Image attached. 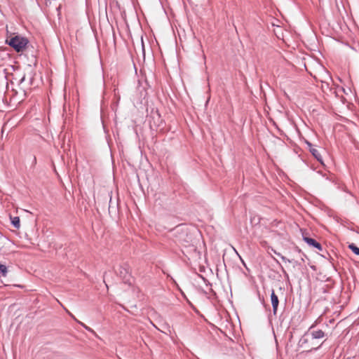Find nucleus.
Returning <instances> with one entry per match:
<instances>
[{
    "label": "nucleus",
    "mask_w": 359,
    "mask_h": 359,
    "mask_svg": "<svg viewBox=\"0 0 359 359\" xmlns=\"http://www.w3.org/2000/svg\"><path fill=\"white\" fill-rule=\"evenodd\" d=\"M5 43L13 48L16 52H22L29 43V40L20 35H15L13 36H7L5 40Z\"/></svg>",
    "instance_id": "f257e3e1"
},
{
    "label": "nucleus",
    "mask_w": 359,
    "mask_h": 359,
    "mask_svg": "<svg viewBox=\"0 0 359 359\" xmlns=\"http://www.w3.org/2000/svg\"><path fill=\"white\" fill-rule=\"evenodd\" d=\"M129 265L126 263L121 265L118 269V275L125 283L130 284V274L129 272Z\"/></svg>",
    "instance_id": "f03ea898"
},
{
    "label": "nucleus",
    "mask_w": 359,
    "mask_h": 359,
    "mask_svg": "<svg viewBox=\"0 0 359 359\" xmlns=\"http://www.w3.org/2000/svg\"><path fill=\"white\" fill-rule=\"evenodd\" d=\"M306 144H307L310 152L313 156V157L320 162L322 165H324L323 157L319 151V150L314 147V146L309 141H306Z\"/></svg>",
    "instance_id": "7ed1b4c3"
},
{
    "label": "nucleus",
    "mask_w": 359,
    "mask_h": 359,
    "mask_svg": "<svg viewBox=\"0 0 359 359\" xmlns=\"http://www.w3.org/2000/svg\"><path fill=\"white\" fill-rule=\"evenodd\" d=\"M303 241L310 247L316 248L319 251L323 250V247L321 244L319 242H318L316 239L303 235Z\"/></svg>",
    "instance_id": "20e7f679"
},
{
    "label": "nucleus",
    "mask_w": 359,
    "mask_h": 359,
    "mask_svg": "<svg viewBox=\"0 0 359 359\" xmlns=\"http://www.w3.org/2000/svg\"><path fill=\"white\" fill-rule=\"evenodd\" d=\"M314 327V325H311L309 330H308V332L309 334H310L311 337L312 339H323L325 336V333L321 330H313V328Z\"/></svg>",
    "instance_id": "39448f33"
},
{
    "label": "nucleus",
    "mask_w": 359,
    "mask_h": 359,
    "mask_svg": "<svg viewBox=\"0 0 359 359\" xmlns=\"http://www.w3.org/2000/svg\"><path fill=\"white\" fill-rule=\"evenodd\" d=\"M271 306H272V309H273V314L274 316H276L277 311H278V307L279 305V299H278V296L276 294L274 290H271Z\"/></svg>",
    "instance_id": "423d86ee"
},
{
    "label": "nucleus",
    "mask_w": 359,
    "mask_h": 359,
    "mask_svg": "<svg viewBox=\"0 0 359 359\" xmlns=\"http://www.w3.org/2000/svg\"><path fill=\"white\" fill-rule=\"evenodd\" d=\"M309 335L310 334H309V332L307 331L299 339L298 344H297V346L299 348H309L310 347V346L309 345V344L310 343V341L308 337Z\"/></svg>",
    "instance_id": "0eeeda50"
},
{
    "label": "nucleus",
    "mask_w": 359,
    "mask_h": 359,
    "mask_svg": "<svg viewBox=\"0 0 359 359\" xmlns=\"http://www.w3.org/2000/svg\"><path fill=\"white\" fill-rule=\"evenodd\" d=\"M29 71L20 79V83H22L25 81L26 78H27L29 79V84L32 86L33 84L34 73L31 66H29Z\"/></svg>",
    "instance_id": "6e6552de"
},
{
    "label": "nucleus",
    "mask_w": 359,
    "mask_h": 359,
    "mask_svg": "<svg viewBox=\"0 0 359 359\" xmlns=\"http://www.w3.org/2000/svg\"><path fill=\"white\" fill-rule=\"evenodd\" d=\"M9 273L11 277L14 276V270L13 266H7L1 264V276H6Z\"/></svg>",
    "instance_id": "1a4fd4ad"
},
{
    "label": "nucleus",
    "mask_w": 359,
    "mask_h": 359,
    "mask_svg": "<svg viewBox=\"0 0 359 359\" xmlns=\"http://www.w3.org/2000/svg\"><path fill=\"white\" fill-rule=\"evenodd\" d=\"M11 223L13 225V227L15 229H19L20 226V217L18 216L12 217L11 215H9Z\"/></svg>",
    "instance_id": "9d476101"
},
{
    "label": "nucleus",
    "mask_w": 359,
    "mask_h": 359,
    "mask_svg": "<svg viewBox=\"0 0 359 359\" xmlns=\"http://www.w3.org/2000/svg\"><path fill=\"white\" fill-rule=\"evenodd\" d=\"M350 249L355 255L359 256V248L353 243H349L348 245Z\"/></svg>",
    "instance_id": "9b49d317"
},
{
    "label": "nucleus",
    "mask_w": 359,
    "mask_h": 359,
    "mask_svg": "<svg viewBox=\"0 0 359 359\" xmlns=\"http://www.w3.org/2000/svg\"><path fill=\"white\" fill-rule=\"evenodd\" d=\"M325 341H323V342H322V343H321L318 346H317V347H311V348H310L309 349H308L306 351H307V352H309V353H311V352H313V351H316L318 350V349H319V348L323 346V344H324V342H325Z\"/></svg>",
    "instance_id": "f8f14e48"
},
{
    "label": "nucleus",
    "mask_w": 359,
    "mask_h": 359,
    "mask_svg": "<svg viewBox=\"0 0 359 359\" xmlns=\"http://www.w3.org/2000/svg\"><path fill=\"white\" fill-rule=\"evenodd\" d=\"M275 254H276V255H280V257L281 258V259H282L283 261L285 262H289V263L292 262V260H291V259H289L286 258L285 257H284L283 255H281L280 253H279V252H275Z\"/></svg>",
    "instance_id": "ddd939ff"
},
{
    "label": "nucleus",
    "mask_w": 359,
    "mask_h": 359,
    "mask_svg": "<svg viewBox=\"0 0 359 359\" xmlns=\"http://www.w3.org/2000/svg\"><path fill=\"white\" fill-rule=\"evenodd\" d=\"M156 116H158V120H157V122L154 123L157 126H159L161 125V123H162V119L161 118V116H160V114L158 113V111L157 110L156 111Z\"/></svg>",
    "instance_id": "4468645a"
},
{
    "label": "nucleus",
    "mask_w": 359,
    "mask_h": 359,
    "mask_svg": "<svg viewBox=\"0 0 359 359\" xmlns=\"http://www.w3.org/2000/svg\"><path fill=\"white\" fill-rule=\"evenodd\" d=\"M78 323H79V324H80L83 327H84L86 330H88V331H89V332H93V330L90 327H88L87 325H86L84 323H81V322H79V321H78Z\"/></svg>",
    "instance_id": "2eb2a0df"
},
{
    "label": "nucleus",
    "mask_w": 359,
    "mask_h": 359,
    "mask_svg": "<svg viewBox=\"0 0 359 359\" xmlns=\"http://www.w3.org/2000/svg\"><path fill=\"white\" fill-rule=\"evenodd\" d=\"M4 74H5L4 75V79H5V84H6V89L8 88V77H7V73L6 72V69H4Z\"/></svg>",
    "instance_id": "dca6fc26"
},
{
    "label": "nucleus",
    "mask_w": 359,
    "mask_h": 359,
    "mask_svg": "<svg viewBox=\"0 0 359 359\" xmlns=\"http://www.w3.org/2000/svg\"><path fill=\"white\" fill-rule=\"evenodd\" d=\"M280 268H281V271H282L283 273L284 274L285 277L288 278L289 276L287 273L286 271L284 269V268L282 266H280Z\"/></svg>",
    "instance_id": "f3484780"
},
{
    "label": "nucleus",
    "mask_w": 359,
    "mask_h": 359,
    "mask_svg": "<svg viewBox=\"0 0 359 359\" xmlns=\"http://www.w3.org/2000/svg\"><path fill=\"white\" fill-rule=\"evenodd\" d=\"M142 54H143V56L144 57L145 56V50H144V42H143V40L142 39Z\"/></svg>",
    "instance_id": "a211bd4d"
},
{
    "label": "nucleus",
    "mask_w": 359,
    "mask_h": 359,
    "mask_svg": "<svg viewBox=\"0 0 359 359\" xmlns=\"http://www.w3.org/2000/svg\"><path fill=\"white\" fill-rule=\"evenodd\" d=\"M259 300L261 301L262 304L264 305V306L266 307L264 297H262L260 295H259Z\"/></svg>",
    "instance_id": "6ab92c4d"
},
{
    "label": "nucleus",
    "mask_w": 359,
    "mask_h": 359,
    "mask_svg": "<svg viewBox=\"0 0 359 359\" xmlns=\"http://www.w3.org/2000/svg\"><path fill=\"white\" fill-rule=\"evenodd\" d=\"M292 263H293V264H294V266H297V265H298V264H299V263H298V262H297V261H295V260H294V259H292Z\"/></svg>",
    "instance_id": "aec40b11"
},
{
    "label": "nucleus",
    "mask_w": 359,
    "mask_h": 359,
    "mask_svg": "<svg viewBox=\"0 0 359 359\" xmlns=\"http://www.w3.org/2000/svg\"><path fill=\"white\" fill-rule=\"evenodd\" d=\"M319 174H320L323 177H325V174H323L320 171H318V172Z\"/></svg>",
    "instance_id": "412c9836"
},
{
    "label": "nucleus",
    "mask_w": 359,
    "mask_h": 359,
    "mask_svg": "<svg viewBox=\"0 0 359 359\" xmlns=\"http://www.w3.org/2000/svg\"><path fill=\"white\" fill-rule=\"evenodd\" d=\"M345 191L347 192L348 194H349L350 195L353 196L351 192L348 191Z\"/></svg>",
    "instance_id": "4be33fe9"
},
{
    "label": "nucleus",
    "mask_w": 359,
    "mask_h": 359,
    "mask_svg": "<svg viewBox=\"0 0 359 359\" xmlns=\"http://www.w3.org/2000/svg\"><path fill=\"white\" fill-rule=\"evenodd\" d=\"M13 286H15V287H20V285H16V284H13Z\"/></svg>",
    "instance_id": "5701e85b"
},
{
    "label": "nucleus",
    "mask_w": 359,
    "mask_h": 359,
    "mask_svg": "<svg viewBox=\"0 0 359 359\" xmlns=\"http://www.w3.org/2000/svg\"><path fill=\"white\" fill-rule=\"evenodd\" d=\"M1 137H2L3 136V133H4V130L2 129H1Z\"/></svg>",
    "instance_id": "b1692460"
},
{
    "label": "nucleus",
    "mask_w": 359,
    "mask_h": 359,
    "mask_svg": "<svg viewBox=\"0 0 359 359\" xmlns=\"http://www.w3.org/2000/svg\"><path fill=\"white\" fill-rule=\"evenodd\" d=\"M69 314L70 315V316H72L73 318H74V316L72 313H69Z\"/></svg>",
    "instance_id": "393cba45"
},
{
    "label": "nucleus",
    "mask_w": 359,
    "mask_h": 359,
    "mask_svg": "<svg viewBox=\"0 0 359 359\" xmlns=\"http://www.w3.org/2000/svg\"><path fill=\"white\" fill-rule=\"evenodd\" d=\"M311 269H313V270H316V267L315 266H311Z\"/></svg>",
    "instance_id": "a878e982"
},
{
    "label": "nucleus",
    "mask_w": 359,
    "mask_h": 359,
    "mask_svg": "<svg viewBox=\"0 0 359 359\" xmlns=\"http://www.w3.org/2000/svg\"><path fill=\"white\" fill-rule=\"evenodd\" d=\"M8 1L9 2V1H10V0H8Z\"/></svg>",
    "instance_id": "bb28decb"
}]
</instances>
